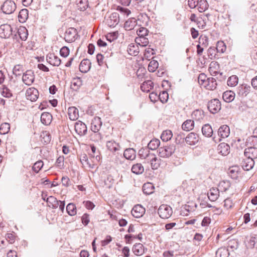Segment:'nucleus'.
<instances>
[{
    "instance_id": "obj_1",
    "label": "nucleus",
    "mask_w": 257,
    "mask_h": 257,
    "mask_svg": "<svg viewBox=\"0 0 257 257\" xmlns=\"http://www.w3.org/2000/svg\"><path fill=\"white\" fill-rule=\"evenodd\" d=\"M14 33V30L11 25L8 24H2L0 26V37L3 39H10Z\"/></svg>"
},
{
    "instance_id": "obj_2",
    "label": "nucleus",
    "mask_w": 257,
    "mask_h": 257,
    "mask_svg": "<svg viewBox=\"0 0 257 257\" xmlns=\"http://www.w3.org/2000/svg\"><path fill=\"white\" fill-rule=\"evenodd\" d=\"M175 150L176 146L172 145L160 147L159 148L158 152L160 157L162 158H168L174 153Z\"/></svg>"
},
{
    "instance_id": "obj_3",
    "label": "nucleus",
    "mask_w": 257,
    "mask_h": 257,
    "mask_svg": "<svg viewBox=\"0 0 257 257\" xmlns=\"http://www.w3.org/2000/svg\"><path fill=\"white\" fill-rule=\"evenodd\" d=\"M158 213L162 218L167 219L172 215L173 211L170 206L166 204H162L159 207Z\"/></svg>"
},
{
    "instance_id": "obj_4",
    "label": "nucleus",
    "mask_w": 257,
    "mask_h": 257,
    "mask_svg": "<svg viewBox=\"0 0 257 257\" xmlns=\"http://www.w3.org/2000/svg\"><path fill=\"white\" fill-rule=\"evenodd\" d=\"M78 36L77 30L74 28H69L65 33L64 39L66 42L71 43L75 41Z\"/></svg>"
},
{
    "instance_id": "obj_5",
    "label": "nucleus",
    "mask_w": 257,
    "mask_h": 257,
    "mask_svg": "<svg viewBox=\"0 0 257 257\" xmlns=\"http://www.w3.org/2000/svg\"><path fill=\"white\" fill-rule=\"evenodd\" d=\"M16 9L15 2L11 0L6 1L2 7V10L6 14H11L14 12Z\"/></svg>"
},
{
    "instance_id": "obj_6",
    "label": "nucleus",
    "mask_w": 257,
    "mask_h": 257,
    "mask_svg": "<svg viewBox=\"0 0 257 257\" xmlns=\"http://www.w3.org/2000/svg\"><path fill=\"white\" fill-rule=\"evenodd\" d=\"M251 87L247 84L239 85L236 88L237 98H244L246 96L250 91Z\"/></svg>"
},
{
    "instance_id": "obj_7",
    "label": "nucleus",
    "mask_w": 257,
    "mask_h": 257,
    "mask_svg": "<svg viewBox=\"0 0 257 257\" xmlns=\"http://www.w3.org/2000/svg\"><path fill=\"white\" fill-rule=\"evenodd\" d=\"M208 110L212 113H216L221 109V103L217 99H213L208 102Z\"/></svg>"
},
{
    "instance_id": "obj_8",
    "label": "nucleus",
    "mask_w": 257,
    "mask_h": 257,
    "mask_svg": "<svg viewBox=\"0 0 257 257\" xmlns=\"http://www.w3.org/2000/svg\"><path fill=\"white\" fill-rule=\"evenodd\" d=\"M34 80L35 75L32 70H28L23 73L22 80L26 85H31L34 82Z\"/></svg>"
},
{
    "instance_id": "obj_9",
    "label": "nucleus",
    "mask_w": 257,
    "mask_h": 257,
    "mask_svg": "<svg viewBox=\"0 0 257 257\" xmlns=\"http://www.w3.org/2000/svg\"><path fill=\"white\" fill-rule=\"evenodd\" d=\"M75 131L78 135L82 136L86 134L87 129L84 123L81 121H78L75 124Z\"/></svg>"
},
{
    "instance_id": "obj_10",
    "label": "nucleus",
    "mask_w": 257,
    "mask_h": 257,
    "mask_svg": "<svg viewBox=\"0 0 257 257\" xmlns=\"http://www.w3.org/2000/svg\"><path fill=\"white\" fill-rule=\"evenodd\" d=\"M119 21V14L117 13H112L106 21V23L109 27H115Z\"/></svg>"
},
{
    "instance_id": "obj_11",
    "label": "nucleus",
    "mask_w": 257,
    "mask_h": 257,
    "mask_svg": "<svg viewBox=\"0 0 257 257\" xmlns=\"http://www.w3.org/2000/svg\"><path fill=\"white\" fill-rule=\"evenodd\" d=\"M38 91L37 89L31 87L27 90L26 95L28 99L32 101H35L38 98Z\"/></svg>"
},
{
    "instance_id": "obj_12",
    "label": "nucleus",
    "mask_w": 257,
    "mask_h": 257,
    "mask_svg": "<svg viewBox=\"0 0 257 257\" xmlns=\"http://www.w3.org/2000/svg\"><path fill=\"white\" fill-rule=\"evenodd\" d=\"M107 149L112 153L118 154L120 149L119 144L114 141H107L106 144Z\"/></svg>"
},
{
    "instance_id": "obj_13",
    "label": "nucleus",
    "mask_w": 257,
    "mask_h": 257,
    "mask_svg": "<svg viewBox=\"0 0 257 257\" xmlns=\"http://www.w3.org/2000/svg\"><path fill=\"white\" fill-rule=\"evenodd\" d=\"M145 213V209L141 205H135L132 210V214L136 218L142 217Z\"/></svg>"
},
{
    "instance_id": "obj_14",
    "label": "nucleus",
    "mask_w": 257,
    "mask_h": 257,
    "mask_svg": "<svg viewBox=\"0 0 257 257\" xmlns=\"http://www.w3.org/2000/svg\"><path fill=\"white\" fill-rule=\"evenodd\" d=\"M46 59L49 63L55 66H59L61 62V59L53 53L47 55Z\"/></svg>"
},
{
    "instance_id": "obj_15",
    "label": "nucleus",
    "mask_w": 257,
    "mask_h": 257,
    "mask_svg": "<svg viewBox=\"0 0 257 257\" xmlns=\"http://www.w3.org/2000/svg\"><path fill=\"white\" fill-rule=\"evenodd\" d=\"M199 141V136L194 133H189L185 138L186 143L189 145H196Z\"/></svg>"
},
{
    "instance_id": "obj_16",
    "label": "nucleus",
    "mask_w": 257,
    "mask_h": 257,
    "mask_svg": "<svg viewBox=\"0 0 257 257\" xmlns=\"http://www.w3.org/2000/svg\"><path fill=\"white\" fill-rule=\"evenodd\" d=\"M244 156L252 160L257 158V148L252 147L246 148L244 150Z\"/></svg>"
},
{
    "instance_id": "obj_17",
    "label": "nucleus",
    "mask_w": 257,
    "mask_h": 257,
    "mask_svg": "<svg viewBox=\"0 0 257 257\" xmlns=\"http://www.w3.org/2000/svg\"><path fill=\"white\" fill-rule=\"evenodd\" d=\"M102 125L101 118L99 117H95L92 120L91 123V130L93 132H99Z\"/></svg>"
},
{
    "instance_id": "obj_18",
    "label": "nucleus",
    "mask_w": 257,
    "mask_h": 257,
    "mask_svg": "<svg viewBox=\"0 0 257 257\" xmlns=\"http://www.w3.org/2000/svg\"><path fill=\"white\" fill-rule=\"evenodd\" d=\"M254 164V160L248 158L244 159L241 163V167L245 171H249L251 169L253 168Z\"/></svg>"
},
{
    "instance_id": "obj_19",
    "label": "nucleus",
    "mask_w": 257,
    "mask_h": 257,
    "mask_svg": "<svg viewBox=\"0 0 257 257\" xmlns=\"http://www.w3.org/2000/svg\"><path fill=\"white\" fill-rule=\"evenodd\" d=\"M104 64H105L107 68H108L109 66L112 65L115 61V58L112 52L105 53L104 54Z\"/></svg>"
},
{
    "instance_id": "obj_20",
    "label": "nucleus",
    "mask_w": 257,
    "mask_h": 257,
    "mask_svg": "<svg viewBox=\"0 0 257 257\" xmlns=\"http://www.w3.org/2000/svg\"><path fill=\"white\" fill-rule=\"evenodd\" d=\"M207 195L211 201H215L219 196V190L217 188L212 187L209 190Z\"/></svg>"
},
{
    "instance_id": "obj_21",
    "label": "nucleus",
    "mask_w": 257,
    "mask_h": 257,
    "mask_svg": "<svg viewBox=\"0 0 257 257\" xmlns=\"http://www.w3.org/2000/svg\"><path fill=\"white\" fill-rule=\"evenodd\" d=\"M91 68V62L88 59H83L79 65V70L82 73L87 72Z\"/></svg>"
},
{
    "instance_id": "obj_22",
    "label": "nucleus",
    "mask_w": 257,
    "mask_h": 257,
    "mask_svg": "<svg viewBox=\"0 0 257 257\" xmlns=\"http://www.w3.org/2000/svg\"><path fill=\"white\" fill-rule=\"evenodd\" d=\"M230 134V128L227 125L221 126L218 130V136L222 138H226Z\"/></svg>"
},
{
    "instance_id": "obj_23",
    "label": "nucleus",
    "mask_w": 257,
    "mask_h": 257,
    "mask_svg": "<svg viewBox=\"0 0 257 257\" xmlns=\"http://www.w3.org/2000/svg\"><path fill=\"white\" fill-rule=\"evenodd\" d=\"M132 250L135 255H141L145 253V247L142 243H136L134 245Z\"/></svg>"
},
{
    "instance_id": "obj_24",
    "label": "nucleus",
    "mask_w": 257,
    "mask_h": 257,
    "mask_svg": "<svg viewBox=\"0 0 257 257\" xmlns=\"http://www.w3.org/2000/svg\"><path fill=\"white\" fill-rule=\"evenodd\" d=\"M219 64L215 61H212L210 63L208 70L210 74L212 76H215L219 73Z\"/></svg>"
},
{
    "instance_id": "obj_25",
    "label": "nucleus",
    "mask_w": 257,
    "mask_h": 257,
    "mask_svg": "<svg viewBox=\"0 0 257 257\" xmlns=\"http://www.w3.org/2000/svg\"><path fill=\"white\" fill-rule=\"evenodd\" d=\"M235 96V93L231 90L225 91L222 95L223 99L226 102H230L232 101Z\"/></svg>"
},
{
    "instance_id": "obj_26",
    "label": "nucleus",
    "mask_w": 257,
    "mask_h": 257,
    "mask_svg": "<svg viewBox=\"0 0 257 257\" xmlns=\"http://www.w3.org/2000/svg\"><path fill=\"white\" fill-rule=\"evenodd\" d=\"M230 146L226 143H222L218 146V151L219 153L222 155L226 156L229 153Z\"/></svg>"
},
{
    "instance_id": "obj_27",
    "label": "nucleus",
    "mask_w": 257,
    "mask_h": 257,
    "mask_svg": "<svg viewBox=\"0 0 257 257\" xmlns=\"http://www.w3.org/2000/svg\"><path fill=\"white\" fill-rule=\"evenodd\" d=\"M124 157L127 160H133L136 158V152L133 148H128L124 150L123 153Z\"/></svg>"
},
{
    "instance_id": "obj_28",
    "label": "nucleus",
    "mask_w": 257,
    "mask_h": 257,
    "mask_svg": "<svg viewBox=\"0 0 257 257\" xmlns=\"http://www.w3.org/2000/svg\"><path fill=\"white\" fill-rule=\"evenodd\" d=\"M137 20L134 18L128 19L124 23V28L126 30L130 31L134 29L137 25Z\"/></svg>"
},
{
    "instance_id": "obj_29",
    "label": "nucleus",
    "mask_w": 257,
    "mask_h": 257,
    "mask_svg": "<svg viewBox=\"0 0 257 257\" xmlns=\"http://www.w3.org/2000/svg\"><path fill=\"white\" fill-rule=\"evenodd\" d=\"M68 114L71 120H76L78 117V110L75 107H70L68 110Z\"/></svg>"
},
{
    "instance_id": "obj_30",
    "label": "nucleus",
    "mask_w": 257,
    "mask_h": 257,
    "mask_svg": "<svg viewBox=\"0 0 257 257\" xmlns=\"http://www.w3.org/2000/svg\"><path fill=\"white\" fill-rule=\"evenodd\" d=\"M17 33H18L19 37L21 41H26L27 39L28 31L26 27H20L17 30Z\"/></svg>"
},
{
    "instance_id": "obj_31",
    "label": "nucleus",
    "mask_w": 257,
    "mask_h": 257,
    "mask_svg": "<svg viewBox=\"0 0 257 257\" xmlns=\"http://www.w3.org/2000/svg\"><path fill=\"white\" fill-rule=\"evenodd\" d=\"M216 86L217 82L215 78L213 77L207 78V82L204 85V87H205L206 89L213 90L216 88Z\"/></svg>"
},
{
    "instance_id": "obj_32",
    "label": "nucleus",
    "mask_w": 257,
    "mask_h": 257,
    "mask_svg": "<svg viewBox=\"0 0 257 257\" xmlns=\"http://www.w3.org/2000/svg\"><path fill=\"white\" fill-rule=\"evenodd\" d=\"M52 118V116L50 113L45 112L41 114V121L43 124L47 125L51 123Z\"/></svg>"
},
{
    "instance_id": "obj_33",
    "label": "nucleus",
    "mask_w": 257,
    "mask_h": 257,
    "mask_svg": "<svg viewBox=\"0 0 257 257\" xmlns=\"http://www.w3.org/2000/svg\"><path fill=\"white\" fill-rule=\"evenodd\" d=\"M154 87L153 82L148 80L144 82L141 85V89L143 91L148 92Z\"/></svg>"
},
{
    "instance_id": "obj_34",
    "label": "nucleus",
    "mask_w": 257,
    "mask_h": 257,
    "mask_svg": "<svg viewBox=\"0 0 257 257\" xmlns=\"http://www.w3.org/2000/svg\"><path fill=\"white\" fill-rule=\"evenodd\" d=\"M194 127V122L192 119H187L185 121L182 125V128L184 131L188 132L192 130Z\"/></svg>"
},
{
    "instance_id": "obj_35",
    "label": "nucleus",
    "mask_w": 257,
    "mask_h": 257,
    "mask_svg": "<svg viewBox=\"0 0 257 257\" xmlns=\"http://www.w3.org/2000/svg\"><path fill=\"white\" fill-rule=\"evenodd\" d=\"M46 202L48 204V206L52 208H56L58 207L59 201L53 196L48 197L46 199Z\"/></svg>"
},
{
    "instance_id": "obj_36",
    "label": "nucleus",
    "mask_w": 257,
    "mask_h": 257,
    "mask_svg": "<svg viewBox=\"0 0 257 257\" xmlns=\"http://www.w3.org/2000/svg\"><path fill=\"white\" fill-rule=\"evenodd\" d=\"M202 134L206 137H210L213 134V130L209 124L204 125L202 127Z\"/></svg>"
},
{
    "instance_id": "obj_37",
    "label": "nucleus",
    "mask_w": 257,
    "mask_h": 257,
    "mask_svg": "<svg viewBox=\"0 0 257 257\" xmlns=\"http://www.w3.org/2000/svg\"><path fill=\"white\" fill-rule=\"evenodd\" d=\"M132 172L137 175L141 174L144 171V167L140 163L134 164L132 167Z\"/></svg>"
},
{
    "instance_id": "obj_38",
    "label": "nucleus",
    "mask_w": 257,
    "mask_h": 257,
    "mask_svg": "<svg viewBox=\"0 0 257 257\" xmlns=\"http://www.w3.org/2000/svg\"><path fill=\"white\" fill-rule=\"evenodd\" d=\"M127 51L130 55L136 56L139 52L138 46L132 43L128 46Z\"/></svg>"
},
{
    "instance_id": "obj_39",
    "label": "nucleus",
    "mask_w": 257,
    "mask_h": 257,
    "mask_svg": "<svg viewBox=\"0 0 257 257\" xmlns=\"http://www.w3.org/2000/svg\"><path fill=\"white\" fill-rule=\"evenodd\" d=\"M19 20L21 23H24L28 18V10L26 9L21 10L18 16Z\"/></svg>"
},
{
    "instance_id": "obj_40",
    "label": "nucleus",
    "mask_w": 257,
    "mask_h": 257,
    "mask_svg": "<svg viewBox=\"0 0 257 257\" xmlns=\"http://www.w3.org/2000/svg\"><path fill=\"white\" fill-rule=\"evenodd\" d=\"M197 6L199 12L202 13L208 9L209 5L206 0H200L198 1Z\"/></svg>"
},
{
    "instance_id": "obj_41",
    "label": "nucleus",
    "mask_w": 257,
    "mask_h": 257,
    "mask_svg": "<svg viewBox=\"0 0 257 257\" xmlns=\"http://www.w3.org/2000/svg\"><path fill=\"white\" fill-rule=\"evenodd\" d=\"M78 9L81 11H85L88 7V0H76Z\"/></svg>"
},
{
    "instance_id": "obj_42",
    "label": "nucleus",
    "mask_w": 257,
    "mask_h": 257,
    "mask_svg": "<svg viewBox=\"0 0 257 257\" xmlns=\"http://www.w3.org/2000/svg\"><path fill=\"white\" fill-rule=\"evenodd\" d=\"M154 186L152 184L147 183L144 184L143 186V191L144 194L149 195L153 192Z\"/></svg>"
},
{
    "instance_id": "obj_43",
    "label": "nucleus",
    "mask_w": 257,
    "mask_h": 257,
    "mask_svg": "<svg viewBox=\"0 0 257 257\" xmlns=\"http://www.w3.org/2000/svg\"><path fill=\"white\" fill-rule=\"evenodd\" d=\"M228 250L225 247H221L216 251V257H228Z\"/></svg>"
},
{
    "instance_id": "obj_44",
    "label": "nucleus",
    "mask_w": 257,
    "mask_h": 257,
    "mask_svg": "<svg viewBox=\"0 0 257 257\" xmlns=\"http://www.w3.org/2000/svg\"><path fill=\"white\" fill-rule=\"evenodd\" d=\"M82 85V80L80 78H74L71 82V87L74 90H77Z\"/></svg>"
},
{
    "instance_id": "obj_45",
    "label": "nucleus",
    "mask_w": 257,
    "mask_h": 257,
    "mask_svg": "<svg viewBox=\"0 0 257 257\" xmlns=\"http://www.w3.org/2000/svg\"><path fill=\"white\" fill-rule=\"evenodd\" d=\"M173 134L170 130H166L163 132L161 138L164 142H167L171 139Z\"/></svg>"
},
{
    "instance_id": "obj_46",
    "label": "nucleus",
    "mask_w": 257,
    "mask_h": 257,
    "mask_svg": "<svg viewBox=\"0 0 257 257\" xmlns=\"http://www.w3.org/2000/svg\"><path fill=\"white\" fill-rule=\"evenodd\" d=\"M160 144V140L157 139L152 140L148 145V148L151 150L157 149Z\"/></svg>"
},
{
    "instance_id": "obj_47",
    "label": "nucleus",
    "mask_w": 257,
    "mask_h": 257,
    "mask_svg": "<svg viewBox=\"0 0 257 257\" xmlns=\"http://www.w3.org/2000/svg\"><path fill=\"white\" fill-rule=\"evenodd\" d=\"M66 210L70 216H74L76 214V208L73 203H69L66 206Z\"/></svg>"
},
{
    "instance_id": "obj_48",
    "label": "nucleus",
    "mask_w": 257,
    "mask_h": 257,
    "mask_svg": "<svg viewBox=\"0 0 257 257\" xmlns=\"http://www.w3.org/2000/svg\"><path fill=\"white\" fill-rule=\"evenodd\" d=\"M238 81V77L236 75H232L228 78L227 83L228 86L233 87L237 85Z\"/></svg>"
},
{
    "instance_id": "obj_49",
    "label": "nucleus",
    "mask_w": 257,
    "mask_h": 257,
    "mask_svg": "<svg viewBox=\"0 0 257 257\" xmlns=\"http://www.w3.org/2000/svg\"><path fill=\"white\" fill-rule=\"evenodd\" d=\"M150 153V149L148 147L143 148L139 151V155L141 159H144Z\"/></svg>"
},
{
    "instance_id": "obj_50",
    "label": "nucleus",
    "mask_w": 257,
    "mask_h": 257,
    "mask_svg": "<svg viewBox=\"0 0 257 257\" xmlns=\"http://www.w3.org/2000/svg\"><path fill=\"white\" fill-rule=\"evenodd\" d=\"M2 94L3 96L7 98H10L13 96L11 90L6 85L3 86Z\"/></svg>"
},
{
    "instance_id": "obj_51",
    "label": "nucleus",
    "mask_w": 257,
    "mask_h": 257,
    "mask_svg": "<svg viewBox=\"0 0 257 257\" xmlns=\"http://www.w3.org/2000/svg\"><path fill=\"white\" fill-rule=\"evenodd\" d=\"M43 161L40 160L36 162L33 165L32 167V170L36 173H38L41 170L43 166Z\"/></svg>"
},
{
    "instance_id": "obj_52",
    "label": "nucleus",
    "mask_w": 257,
    "mask_h": 257,
    "mask_svg": "<svg viewBox=\"0 0 257 257\" xmlns=\"http://www.w3.org/2000/svg\"><path fill=\"white\" fill-rule=\"evenodd\" d=\"M192 115L194 119L197 120L202 119L204 117L203 112L198 109L194 111Z\"/></svg>"
},
{
    "instance_id": "obj_53",
    "label": "nucleus",
    "mask_w": 257,
    "mask_h": 257,
    "mask_svg": "<svg viewBox=\"0 0 257 257\" xmlns=\"http://www.w3.org/2000/svg\"><path fill=\"white\" fill-rule=\"evenodd\" d=\"M91 140L95 142H98L101 141L102 137L99 132H93L90 135Z\"/></svg>"
},
{
    "instance_id": "obj_54",
    "label": "nucleus",
    "mask_w": 257,
    "mask_h": 257,
    "mask_svg": "<svg viewBox=\"0 0 257 257\" xmlns=\"http://www.w3.org/2000/svg\"><path fill=\"white\" fill-rule=\"evenodd\" d=\"M161 159H158L156 157L155 159H153L151 162V166L152 169H157L160 165Z\"/></svg>"
},
{
    "instance_id": "obj_55",
    "label": "nucleus",
    "mask_w": 257,
    "mask_h": 257,
    "mask_svg": "<svg viewBox=\"0 0 257 257\" xmlns=\"http://www.w3.org/2000/svg\"><path fill=\"white\" fill-rule=\"evenodd\" d=\"M215 49L217 52L222 53L226 50V46L223 42H218Z\"/></svg>"
},
{
    "instance_id": "obj_56",
    "label": "nucleus",
    "mask_w": 257,
    "mask_h": 257,
    "mask_svg": "<svg viewBox=\"0 0 257 257\" xmlns=\"http://www.w3.org/2000/svg\"><path fill=\"white\" fill-rule=\"evenodd\" d=\"M23 66L21 65H16L13 69V72L16 76H20L23 72Z\"/></svg>"
},
{
    "instance_id": "obj_57",
    "label": "nucleus",
    "mask_w": 257,
    "mask_h": 257,
    "mask_svg": "<svg viewBox=\"0 0 257 257\" xmlns=\"http://www.w3.org/2000/svg\"><path fill=\"white\" fill-rule=\"evenodd\" d=\"M158 62L156 60L151 61L148 66V70L150 72H154L158 67Z\"/></svg>"
},
{
    "instance_id": "obj_58",
    "label": "nucleus",
    "mask_w": 257,
    "mask_h": 257,
    "mask_svg": "<svg viewBox=\"0 0 257 257\" xmlns=\"http://www.w3.org/2000/svg\"><path fill=\"white\" fill-rule=\"evenodd\" d=\"M80 162L82 165H84V163H86L90 168H94V165L91 164L88 161L87 156L86 154H84L81 157Z\"/></svg>"
},
{
    "instance_id": "obj_59",
    "label": "nucleus",
    "mask_w": 257,
    "mask_h": 257,
    "mask_svg": "<svg viewBox=\"0 0 257 257\" xmlns=\"http://www.w3.org/2000/svg\"><path fill=\"white\" fill-rule=\"evenodd\" d=\"M168 98L169 95L168 93L165 91H162L159 95V99H160L162 103L166 102L168 99Z\"/></svg>"
},
{
    "instance_id": "obj_60",
    "label": "nucleus",
    "mask_w": 257,
    "mask_h": 257,
    "mask_svg": "<svg viewBox=\"0 0 257 257\" xmlns=\"http://www.w3.org/2000/svg\"><path fill=\"white\" fill-rule=\"evenodd\" d=\"M148 30L144 27H141L137 30V34L140 37H144L148 34Z\"/></svg>"
},
{
    "instance_id": "obj_61",
    "label": "nucleus",
    "mask_w": 257,
    "mask_h": 257,
    "mask_svg": "<svg viewBox=\"0 0 257 257\" xmlns=\"http://www.w3.org/2000/svg\"><path fill=\"white\" fill-rule=\"evenodd\" d=\"M41 137H42L44 142L46 144L49 143L51 141V136L49 133L46 131L43 132Z\"/></svg>"
},
{
    "instance_id": "obj_62",
    "label": "nucleus",
    "mask_w": 257,
    "mask_h": 257,
    "mask_svg": "<svg viewBox=\"0 0 257 257\" xmlns=\"http://www.w3.org/2000/svg\"><path fill=\"white\" fill-rule=\"evenodd\" d=\"M207 77L204 73H201L199 74L198 79V82L201 85H205L207 82Z\"/></svg>"
},
{
    "instance_id": "obj_63",
    "label": "nucleus",
    "mask_w": 257,
    "mask_h": 257,
    "mask_svg": "<svg viewBox=\"0 0 257 257\" xmlns=\"http://www.w3.org/2000/svg\"><path fill=\"white\" fill-rule=\"evenodd\" d=\"M60 54L63 57H66L69 54V49L66 46L63 47L60 50Z\"/></svg>"
},
{
    "instance_id": "obj_64",
    "label": "nucleus",
    "mask_w": 257,
    "mask_h": 257,
    "mask_svg": "<svg viewBox=\"0 0 257 257\" xmlns=\"http://www.w3.org/2000/svg\"><path fill=\"white\" fill-rule=\"evenodd\" d=\"M156 157V155L152 153H150L148 154V155L145 157L144 159L145 160V163H150V162L153 160L155 159Z\"/></svg>"
}]
</instances>
